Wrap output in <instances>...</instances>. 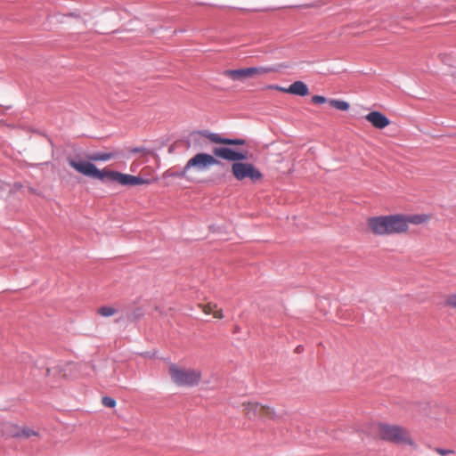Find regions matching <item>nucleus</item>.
I'll return each mask as SVG.
<instances>
[{
	"label": "nucleus",
	"mask_w": 456,
	"mask_h": 456,
	"mask_svg": "<svg viewBox=\"0 0 456 456\" xmlns=\"http://www.w3.org/2000/svg\"><path fill=\"white\" fill-rule=\"evenodd\" d=\"M376 432L384 441L395 444H408L415 447V443L411 439L409 431L401 426L378 423L376 425Z\"/></svg>",
	"instance_id": "obj_1"
},
{
	"label": "nucleus",
	"mask_w": 456,
	"mask_h": 456,
	"mask_svg": "<svg viewBox=\"0 0 456 456\" xmlns=\"http://www.w3.org/2000/svg\"><path fill=\"white\" fill-rule=\"evenodd\" d=\"M67 161L76 171L87 177L98 179L102 183H114L115 170H109L107 168L101 170L92 162L77 161L71 157H69Z\"/></svg>",
	"instance_id": "obj_2"
},
{
	"label": "nucleus",
	"mask_w": 456,
	"mask_h": 456,
	"mask_svg": "<svg viewBox=\"0 0 456 456\" xmlns=\"http://www.w3.org/2000/svg\"><path fill=\"white\" fill-rule=\"evenodd\" d=\"M169 373L172 380L178 386L193 387L200 380V372L195 370L179 369L176 364L169 366Z\"/></svg>",
	"instance_id": "obj_3"
},
{
	"label": "nucleus",
	"mask_w": 456,
	"mask_h": 456,
	"mask_svg": "<svg viewBox=\"0 0 456 456\" xmlns=\"http://www.w3.org/2000/svg\"><path fill=\"white\" fill-rule=\"evenodd\" d=\"M276 69L273 66L265 67H248L238 69H226L224 74L233 81H242L248 77L262 76L267 73L274 72Z\"/></svg>",
	"instance_id": "obj_4"
},
{
	"label": "nucleus",
	"mask_w": 456,
	"mask_h": 456,
	"mask_svg": "<svg viewBox=\"0 0 456 456\" xmlns=\"http://www.w3.org/2000/svg\"><path fill=\"white\" fill-rule=\"evenodd\" d=\"M232 172L238 181L248 178L256 183L263 178V174L252 163L234 162L232 165Z\"/></svg>",
	"instance_id": "obj_5"
},
{
	"label": "nucleus",
	"mask_w": 456,
	"mask_h": 456,
	"mask_svg": "<svg viewBox=\"0 0 456 456\" xmlns=\"http://www.w3.org/2000/svg\"><path fill=\"white\" fill-rule=\"evenodd\" d=\"M224 164L216 159L213 155L208 153L200 152L190 159L186 163V169L194 168L197 171H204L211 166Z\"/></svg>",
	"instance_id": "obj_6"
},
{
	"label": "nucleus",
	"mask_w": 456,
	"mask_h": 456,
	"mask_svg": "<svg viewBox=\"0 0 456 456\" xmlns=\"http://www.w3.org/2000/svg\"><path fill=\"white\" fill-rule=\"evenodd\" d=\"M242 406L244 407V411H246L248 419H255L257 417L269 419L276 418L274 410L269 406L252 402H243Z\"/></svg>",
	"instance_id": "obj_7"
},
{
	"label": "nucleus",
	"mask_w": 456,
	"mask_h": 456,
	"mask_svg": "<svg viewBox=\"0 0 456 456\" xmlns=\"http://www.w3.org/2000/svg\"><path fill=\"white\" fill-rule=\"evenodd\" d=\"M214 157L221 158L225 160L238 162L248 159L247 152L235 151L228 147H216L213 150Z\"/></svg>",
	"instance_id": "obj_8"
},
{
	"label": "nucleus",
	"mask_w": 456,
	"mask_h": 456,
	"mask_svg": "<svg viewBox=\"0 0 456 456\" xmlns=\"http://www.w3.org/2000/svg\"><path fill=\"white\" fill-rule=\"evenodd\" d=\"M389 215L374 216L368 219V225L377 235H389Z\"/></svg>",
	"instance_id": "obj_9"
},
{
	"label": "nucleus",
	"mask_w": 456,
	"mask_h": 456,
	"mask_svg": "<svg viewBox=\"0 0 456 456\" xmlns=\"http://www.w3.org/2000/svg\"><path fill=\"white\" fill-rule=\"evenodd\" d=\"M388 228L389 235L406 232L408 225L406 224L405 216L400 214L389 215Z\"/></svg>",
	"instance_id": "obj_10"
},
{
	"label": "nucleus",
	"mask_w": 456,
	"mask_h": 456,
	"mask_svg": "<svg viewBox=\"0 0 456 456\" xmlns=\"http://www.w3.org/2000/svg\"><path fill=\"white\" fill-rule=\"evenodd\" d=\"M271 88H275L279 91L285 92L290 94L298 96H306L309 94L307 85L303 81H295L289 87H282L279 86H270Z\"/></svg>",
	"instance_id": "obj_11"
},
{
	"label": "nucleus",
	"mask_w": 456,
	"mask_h": 456,
	"mask_svg": "<svg viewBox=\"0 0 456 456\" xmlns=\"http://www.w3.org/2000/svg\"><path fill=\"white\" fill-rule=\"evenodd\" d=\"M374 127L383 129L390 124L389 118L380 111L374 110L368 113L365 117Z\"/></svg>",
	"instance_id": "obj_12"
},
{
	"label": "nucleus",
	"mask_w": 456,
	"mask_h": 456,
	"mask_svg": "<svg viewBox=\"0 0 456 456\" xmlns=\"http://www.w3.org/2000/svg\"><path fill=\"white\" fill-rule=\"evenodd\" d=\"M115 156L112 152H94L87 155V159L92 161H108Z\"/></svg>",
	"instance_id": "obj_13"
},
{
	"label": "nucleus",
	"mask_w": 456,
	"mask_h": 456,
	"mask_svg": "<svg viewBox=\"0 0 456 456\" xmlns=\"http://www.w3.org/2000/svg\"><path fill=\"white\" fill-rule=\"evenodd\" d=\"M189 170L190 169H186V165L178 170L168 169L165 172V177L182 179L186 176V174Z\"/></svg>",
	"instance_id": "obj_14"
},
{
	"label": "nucleus",
	"mask_w": 456,
	"mask_h": 456,
	"mask_svg": "<svg viewBox=\"0 0 456 456\" xmlns=\"http://www.w3.org/2000/svg\"><path fill=\"white\" fill-rule=\"evenodd\" d=\"M132 182V175L123 174L121 172L116 171L114 183H118L123 186H131Z\"/></svg>",
	"instance_id": "obj_15"
},
{
	"label": "nucleus",
	"mask_w": 456,
	"mask_h": 456,
	"mask_svg": "<svg viewBox=\"0 0 456 456\" xmlns=\"http://www.w3.org/2000/svg\"><path fill=\"white\" fill-rule=\"evenodd\" d=\"M329 104L331 107H333L337 110H342V111H346L350 108V104L347 102L343 101V100H338V99L329 100Z\"/></svg>",
	"instance_id": "obj_16"
},
{
	"label": "nucleus",
	"mask_w": 456,
	"mask_h": 456,
	"mask_svg": "<svg viewBox=\"0 0 456 456\" xmlns=\"http://www.w3.org/2000/svg\"><path fill=\"white\" fill-rule=\"evenodd\" d=\"M204 312L207 314H213V316L217 319H222L224 317L222 309L217 308L216 305L208 304L205 305Z\"/></svg>",
	"instance_id": "obj_17"
},
{
	"label": "nucleus",
	"mask_w": 456,
	"mask_h": 456,
	"mask_svg": "<svg viewBox=\"0 0 456 456\" xmlns=\"http://www.w3.org/2000/svg\"><path fill=\"white\" fill-rule=\"evenodd\" d=\"M197 134L208 138L211 142L216 143H221L222 142V137L220 134L216 133H212L208 130H200L196 132Z\"/></svg>",
	"instance_id": "obj_18"
},
{
	"label": "nucleus",
	"mask_w": 456,
	"mask_h": 456,
	"mask_svg": "<svg viewBox=\"0 0 456 456\" xmlns=\"http://www.w3.org/2000/svg\"><path fill=\"white\" fill-rule=\"evenodd\" d=\"M406 224L409 226V224H419L427 220V216L425 215H411L405 216Z\"/></svg>",
	"instance_id": "obj_19"
},
{
	"label": "nucleus",
	"mask_w": 456,
	"mask_h": 456,
	"mask_svg": "<svg viewBox=\"0 0 456 456\" xmlns=\"http://www.w3.org/2000/svg\"><path fill=\"white\" fill-rule=\"evenodd\" d=\"M37 432L29 428H23L22 429H20V431L16 432L14 434V436H24L26 438H28L32 436H37Z\"/></svg>",
	"instance_id": "obj_20"
},
{
	"label": "nucleus",
	"mask_w": 456,
	"mask_h": 456,
	"mask_svg": "<svg viewBox=\"0 0 456 456\" xmlns=\"http://www.w3.org/2000/svg\"><path fill=\"white\" fill-rule=\"evenodd\" d=\"M98 313L102 316L110 317V316H112L116 313V310L113 307H110V306H102L98 310Z\"/></svg>",
	"instance_id": "obj_21"
},
{
	"label": "nucleus",
	"mask_w": 456,
	"mask_h": 456,
	"mask_svg": "<svg viewBox=\"0 0 456 456\" xmlns=\"http://www.w3.org/2000/svg\"><path fill=\"white\" fill-rule=\"evenodd\" d=\"M102 403L108 408H114L117 404V402L114 398L110 396H103L102 398Z\"/></svg>",
	"instance_id": "obj_22"
},
{
	"label": "nucleus",
	"mask_w": 456,
	"mask_h": 456,
	"mask_svg": "<svg viewBox=\"0 0 456 456\" xmlns=\"http://www.w3.org/2000/svg\"><path fill=\"white\" fill-rule=\"evenodd\" d=\"M145 183H149L147 179H144L141 176L132 175L131 186L142 185Z\"/></svg>",
	"instance_id": "obj_23"
},
{
	"label": "nucleus",
	"mask_w": 456,
	"mask_h": 456,
	"mask_svg": "<svg viewBox=\"0 0 456 456\" xmlns=\"http://www.w3.org/2000/svg\"><path fill=\"white\" fill-rule=\"evenodd\" d=\"M129 151H130V153H133V154H135V153L148 154V153H150V151L144 146L132 148V149H130Z\"/></svg>",
	"instance_id": "obj_24"
},
{
	"label": "nucleus",
	"mask_w": 456,
	"mask_h": 456,
	"mask_svg": "<svg viewBox=\"0 0 456 456\" xmlns=\"http://www.w3.org/2000/svg\"><path fill=\"white\" fill-rule=\"evenodd\" d=\"M445 305L456 308V294L450 295L445 301Z\"/></svg>",
	"instance_id": "obj_25"
},
{
	"label": "nucleus",
	"mask_w": 456,
	"mask_h": 456,
	"mask_svg": "<svg viewBox=\"0 0 456 456\" xmlns=\"http://www.w3.org/2000/svg\"><path fill=\"white\" fill-rule=\"evenodd\" d=\"M312 102L315 104H322L327 102V98L322 95H314L312 97Z\"/></svg>",
	"instance_id": "obj_26"
},
{
	"label": "nucleus",
	"mask_w": 456,
	"mask_h": 456,
	"mask_svg": "<svg viewBox=\"0 0 456 456\" xmlns=\"http://www.w3.org/2000/svg\"><path fill=\"white\" fill-rule=\"evenodd\" d=\"M435 451L442 455V456H447L448 453H451V450H446V449H443V448H435Z\"/></svg>",
	"instance_id": "obj_27"
},
{
	"label": "nucleus",
	"mask_w": 456,
	"mask_h": 456,
	"mask_svg": "<svg viewBox=\"0 0 456 456\" xmlns=\"http://www.w3.org/2000/svg\"><path fill=\"white\" fill-rule=\"evenodd\" d=\"M245 140L240 138H234L232 139V145H244Z\"/></svg>",
	"instance_id": "obj_28"
},
{
	"label": "nucleus",
	"mask_w": 456,
	"mask_h": 456,
	"mask_svg": "<svg viewBox=\"0 0 456 456\" xmlns=\"http://www.w3.org/2000/svg\"><path fill=\"white\" fill-rule=\"evenodd\" d=\"M223 144L227 145H232V139L228 137H222V142Z\"/></svg>",
	"instance_id": "obj_29"
},
{
	"label": "nucleus",
	"mask_w": 456,
	"mask_h": 456,
	"mask_svg": "<svg viewBox=\"0 0 456 456\" xmlns=\"http://www.w3.org/2000/svg\"><path fill=\"white\" fill-rule=\"evenodd\" d=\"M302 350H303V347H302L301 346H298L296 348V352H297V353H300Z\"/></svg>",
	"instance_id": "obj_30"
},
{
	"label": "nucleus",
	"mask_w": 456,
	"mask_h": 456,
	"mask_svg": "<svg viewBox=\"0 0 456 456\" xmlns=\"http://www.w3.org/2000/svg\"><path fill=\"white\" fill-rule=\"evenodd\" d=\"M447 456H456V453L454 451L451 450V453H448Z\"/></svg>",
	"instance_id": "obj_31"
},
{
	"label": "nucleus",
	"mask_w": 456,
	"mask_h": 456,
	"mask_svg": "<svg viewBox=\"0 0 456 456\" xmlns=\"http://www.w3.org/2000/svg\"><path fill=\"white\" fill-rule=\"evenodd\" d=\"M29 191L32 192V193H36V190L32 187L29 188Z\"/></svg>",
	"instance_id": "obj_32"
},
{
	"label": "nucleus",
	"mask_w": 456,
	"mask_h": 456,
	"mask_svg": "<svg viewBox=\"0 0 456 456\" xmlns=\"http://www.w3.org/2000/svg\"><path fill=\"white\" fill-rule=\"evenodd\" d=\"M20 187H21L20 183H15V188H20Z\"/></svg>",
	"instance_id": "obj_33"
}]
</instances>
